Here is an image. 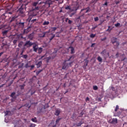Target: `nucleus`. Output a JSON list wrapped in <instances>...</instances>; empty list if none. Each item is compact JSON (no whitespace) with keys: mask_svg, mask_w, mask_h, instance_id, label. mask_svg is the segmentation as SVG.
<instances>
[{"mask_svg":"<svg viewBox=\"0 0 127 127\" xmlns=\"http://www.w3.org/2000/svg\"><path fill=\"white\" fill-rule=\"evenodd\" d=\"M74 58H75V56L74 55L70 56L69 59L64 60V62L63 64L62 69L67 70V69H68L69 67H71L72 64H73V62L69 63L67 62H69V61H72V60H74Z\"/></svg>","mask_w":127,"mask_h":127,"instance_id":"f257e3e1","label":"nucleus"},{"mask_svg":"<svg viewBox=\"0 0 127 127\" xmlns=\"http://www.w3.org/2000/svg\"><path fill=\"white\" fill-rule=\"evenodd\" d=\"M26 5H27L26 3L20 4L19 6V8L18 10H17V12H18L19 14H23L26 10Z\"/></svg>","mask_w":127,"mask_h":127,"instance_id":"f03ea898","label":"nucleus"},{"mask_svg":"<svg viewBox=\"0 0 127 127\" xmlns=\"http://www.w3.org/2000/svg\"><path fill=\"white\" fill-rule=\"evenodd\" d=\"M100 54L103 56V57H104V58H105V59H107L108 57H110V52L106 49H104L102 52H101Z\"/></svg>","mask_w":127,"mask_h":127,"instance_id":"7ed1b4c3","label":"nucleus"},{"mask_svg":"<svg viewBox=\"0 0 127 127\" xmlns=\"http://www.w3.org/2000/svg\"><path fill=\"white\" fill-rule=\"evenodd\" d=\"M34 43H32L30 41H27L24 45V46L28 48L29 47H31L33 45Z\"/></svg>","mask_w":127,"mask_h":127,"instance_id":"20e7f679","label":"nucleus"},{"mask_svg":"<svg viewBox=\"0 0 127 127\" xmlns=\"http://www.w3.org/2000/svg\"><path fill=\"white\" fill-rule=\"evenodd\" d=\"M38 45L35 43H34V44H33V51L36 52V53H37V50H38Z\"/></svg>","mask_w":127,"mask_h":127,"instance_id":"39448f33","label":"nucleus"},{"mask_svg":"<svg viewBox=\"0 0 127 127\" xmlns=\"http://www.w3.org/2000/svg\"><path fill=\"white\" fill-rule=\"evenodd\" d=\"M24 22H21V20H20L19 22L17 23V24L20 28H23L24 27Z\"/></svg>","mask_w":127,"mask_h":127,"instance_id":"423d86ee","label":"nucleus"},{"mask_svg":"<svg viewBox=\"0 0 127 127\" xmlns=\"http://www.w3.org/2000/svg\"><path fill=\"white\" fill-rule=\"evenodd\" d=\"M84 10H85V12H84L83 13H87L88 12H90L91 11V8L90 7H88L87 8L82 9L81 10V12L82 11H84Z\"/></svg>","mask_w":127,"mask_h":127,"instance_id":"0eeeda50","label":"nucleus"},{"mask_svg":"<svg viewBox=\"0 0 127 127\" xmlns=\"http://www.w3.org/2000/svg\"><path fill=\"white\" fill-rule=\"evenodd\" d=\"M34 37V33L32 32L28 35V38L30 40H33V38Z\"/></svg>","mask_w":127,"mask_h":127,"instance_id":"6e6552de","label":"nucleus"},{"mask_svg":"<svg viewBox=\"0 0 127 127\" xmlns=\"http://www.w3.org/2000/svg\"><path fill=\"white\" fill-rule=\"evenodd\" d=\"M65 9L70 10V11H74V9H72V7L70 5H66L65 7Z\"/></svg>","mask_w":127,"mask_h":127,"instance_id":"1a4fd4ad","label":"nucleus"},{"mask_svg":"<svg viewBox=\"0 0 127 127\" xmlns=\"http://www.w3.org/2000/svg\"><path fill=\"white\" fill-rule=\"evenodd\" d=\"M61 113V110L60 109H58L56 110L55 115V116H57L58 117L59 115H60V113Z\"/></svg>","mask_w":127,"mask_h":127,"instance_id":"9d476101","label":"nucleus"},{"mask_svg":"<svg viewBox=\"0 0 127 127\" xmlns=\"http://www.w3.org/2000/svg\"><path fill=\"white\" fill-rule=\"evenodd\" d=\"M45 4H48V7H50V5L52 4V1L51 0H48L45 2Z\"/></svg>","mask_w":127,"mask_h":127,"instance_id":"9b49d317","label":"nucleus"},{"mask_svg":"<svg viewBox=\"0 0 127 127\" xmlns=\"http://www.w3.org/2000/svg\"><path fill=\"white\" fill-rule=\"evenodd\" d=\"M31 30V26H29L27 29L24 30V33H28Z\"/></svg>","mask_w":127,"mask_h":127,"instance_id":"f8f14e48","label":"nucleus"},{"mask_svg":"<svg viewBox=\"0 0 127 127\" xmlns=\"http://www.w3.org/2000/svg\"><path fill=\"white\" fill-rule=\"evenodd\" d=\"M8 32V30H3L2 31V34L4 37H6L7 36V33Z\"/></svg>","mask_w":127,"mask_h":127,"instance_id":"ddd939ff","label":"nucleus"},{"mask_svg":"<svg viewBox=\"0 0 127 127\" xmlns=\"http://www.w3.org/2000/svg\"><path fill=\"white\" fill-rule=\"evenodd\" d=\"M69 49L70 50V54H74L75 53V49L73 47H69Z\"/></svg>","mask_w":127,"mask_h":127,"instance_id":"4468645a","label":"nucleus"},{"mask_svg":"<svg viewBox=\"0 0 127 127\" xmlns=\"http://www.w3.org/2000/svg\"><path fill=\"white\" fill-rule=\"evenodd\" d=\"M36 20H37L36 19H33L32 20H31V19H30V20L29 21L28 24H30V25H31V24H32L34 22H36Z\"/></svg>","mask_w":127,"mask_h":127,"instance_id":"2eb2a0df","label":"nucleus"},{"mask_svg":"<svg viewBox=\"0 0 127 127\" xmlns=\"http://www.w3.org/2000/svg\"><path fill=\"white\" fill-rule=\"evenodd\" d=\"M37 68H40L41 65H42V61H40L36 64Z\"/></svg>","mask_w":127,"mask_h":127,"instance_id":"dca6fc26","label":"nucleus"},{"mask_svg":"<svg viewBox=\"0 0 127 127\" xmlns=\"http://www.w3.org/2000/svg\"><path fill=\"white\" fill-rule=\"evenodd\" d=\"M117 38H115V37L112 38L111 39V42H112V44H114L116 43V42H117L118 41H117Z\"/></svg>","mask_w":127,"mask_h":127,"instance_id":"f3484780","label":"nucleus"},{"mask_svg":"<svg viewBox=\"0 0 127 127\" xmlns=\"http://www.w3.org/2000/svg\"><path fill=\"white\" fill-rule=\"evenodd\" d=\"M111 124H114V125H116V124H118V119H113L111 122Z\"/></svg>","mask_w":127,"mask_h":127,"instance_id":"a211bd4d","label":"nucleus"},{"mask_svg":"<svg viewBox=\"0 0 127 127\" xmlns=\"http://www.w3.org/2000/svg\"><path fill=\"white\" fill-rule=\"evenodd\" d=\"M113 45L115 48H118L120 45V43H119V42H116V43L113 44Z\"/></svg>","mask_w":127,"mask_h":127,"instance_id":"6ab92c4d","label":"nucleus"},{"mask_svg":"<svg viewBox=\"0 0 127 127\" xmlns=\"http://www.w3.org/2000/svg\"><path fill=\"white\" fill-rule=\"evenodd\" d=\"M88 63H89V61L86 60L84 63V65L83 66L84 69H86V67L88 66Z\"/></svg>","mask_w":127,"mask_h":127,"instance_id":"aec40b11","label":"nucleus"},{"mask_svg":"<svg viewBox=\"0 0 127 127\" xmlns=\"http://www.w3.org/2000/svg\"><path fill=\"white\" fill-rule=\"evenodd\" d=\"M15 95V92H12L11 94L10 97L12 98L13 99H16V97L14 96Z\"/></svg>","mask_w":127,"mask_h":127,"instance_id":"412c9836","label":"nucleus"},{"mask_svg":"<svg viewBox=\"0 0 127 127\" xmlns=\"http://www.w3.org/2000/svg\"><path fill=\"white\" fill-rule=\"evenodd\" d=\"M23 45V42L21 41L18 43V47H19V48H21Z\"/></svg>","mask_w":127,"mask_h":127,"instance_id":"4be33fe9","label":"nucleus"},{"mask_svg":"<svg viewBox=\"0 0 127 127\" xmlns=\"http://www.w3.org/2000/svg\"><path fill=\"white\" fill-rule=\"evenodd\" d=\"M29 63H30V62L27 63V64L24 65L25 68H30V64H29Z\"/></svg>","mask_w":127,"mask_h":127,"instance_id":"5701e85b","label":"nucleus"},{"mask_svg":"<svg viewBox=\"0 0 127 127\" xmlns=\"http://www.w3.org/2000/svg\"><path fill=\"white\" fill-rule=\"evenodd\" d=\"M22 58L23 59H27L28 58V55H22V56H21Z\"/></svg>","mask_w":127,"mask_h":127,"instance_id":"b1692460","label":"nucleus"},{"mask_svg":"<svg viewBox=\"0 0 127 127\" xmlns=\"http://www.w3.org/2000/svg\"><path fill=\"white\" fill-rule=\"evenodd\" d=\"M42 52V48H38V54H40Z\"/></svg>","mask_w":127,"mask_h":127,"instance_id":"393cba45","label":"nucleus"},{"mask_svg":"<svg viewBox=\"0 0 127 127\" xmlns=\"http://www.w3.org/2000/svg\"><path fill=\"white\" fill-rule=\"evenodd\" d=\"M48 127H56V125H55L54 123H50Z\"/></svg>","mask_w":127,"mask_h":127,"instance_id":"a878e982","label":"nucleus"},{"mask_svg":"<svg viewBox=\"0 0 127 127\" xmlns=\"http://www.w3.org/2000/svg\"><path fill=\"white\" fill-rule=\"evenodd\" d=\"M5 116H10V111H6L4 112Z\"/></svg>","mask_w":127,"mask_h":127,"instance_id":"bb28decb","label":"nucleus"},{"mask_svg":"<svg viewBox=\"0 0 127 127\" xmlns=\"http://www.w3.org/2000/svg\"><path fill=\"white\" fill-rule=\"evenodd\" d=\"M32 122H33V123H37V119L36 117H34V118H32L31 119Z\"/></svg>","mask_w":127,"mask_h":127,"instance_id":"cd10ccee","label":"nucleus"},{"mask_svg":"<svg viewBox=\"0 0 127 127\" xmlns=\"http://www.w3.org/2000/svg\"><path fill=\"white\" fill-rule=\"evenodd\" d=\"M97 60L98 61H99V62H100L101 63H102L103 61V59L100 56L98 57Z\"/></svg>","mask_w":127,"mask_h":127,"instance_id":"c85d7f7f","label":"nucleus"},{"mask_svg":"<svg viewBox=\"0 0 127 127\" xmlns=\"http://www.w3.org/2000/svg\"><path fill=\"white\" fill-rule=\"evenodd\" d=\"M46 34V33L44 32L43 34H40L39 35V37H42V38H43L44 37H45V35Z\"/></svg>","mask_w":127,"mask_h":127,"instance_id":"c756f323","label":"nucleus"},{"mask_svg":"<svg viewBox=\"0 0 127 127\" xmlns=\"http://www.w3.org/2000/svg\"><path fill=\"white\" fill-rule=\"evenodd\" d=\"M42 71H43V69H41V70L37 71L36 72V75L38 76V75H39V74H40V73H41V72H42Z\"/></svg>","mask_w":127,"mask_h":127,"instance_id":"7c9ffc66","label":"nucleus"},{"mask_svg":"<svg viewBox=\"0 0 127 127\" xmlns=\"http://www.w3.org/2000/svg\"><path fill=\"white\" fill-rule=\"evenodd\" d=\"M21 90H23V89H24V87H25V84H23V85H21L19 86Z\"/></svg>","mask_w":127,"mask_h":127,"instance_id":"2f4dec72","label":"nucleus"},{"mask_svg":"<svg viewBox=\"0 0 127 127\" xmlns=\"http://www.w3.org/2000/svg\"><path fill=\"white\" fill-rule=\"evenodd\" d=\"M49 24V21H45L43 24L44 25H48Z\"/></svg>","mask_w":127,"mask_h":127,"instance_id":"473e14b6","label":"nucleus"},{"mask_svg":"<svg viewBox=\"0 0 127 127\" xmlns=\"http://www.w3.org/2000/svg\"><path fill=\"white\" fill-rule=\"evenodd\" d=\"M52 35H53L52 36H51L50 38V41H51L52 40V39H53V38H54V37H55V35H53V34H51Z\"/></svg>","mask_w":127,"mask_h":127,"instance_id":"72a5a7b5","label":"nucleus"},{"mask_svg":"<svg viewBox=\"0 0 127 127\" xmlns=\"http://www.w3.org/2000/svg\"><path fill=\"white\" fill-rule=\"evenodd\" d=\"M71 9H74L73 10V11H76L78 10V7H77L76 6H74L73 7V8H71Z\"/></svg>","mask_w":127,"mask_h":127,"instance_id":"f704fd0d","label":"nucleus"},{"mask_svg":"<svg viewBox=\"0 0 127 127\" xmlns=\"http://www.w3.org/2000/svg\"><path fill=\"white\" fill-rule=\"evenodd\" d=\"M96 36V34H91L90 35V38H94Z\"/></svg>","mask_w":127,"mask_h":127,"instance_id":"c9c22d12","label":"nucleus"},{"mask_svg":"<svg viewBox=\"0 0 127 127\" xmlns=\"http://www.w3.org/2000/svg\"><path fill=\"white\" fill-rule=\"evenodd\" d=\"M113 29V28H111V26H108V29L106 30V31H109V32H111V31Z\"/></svg>","mask_w":127,"mask_h":127,"instance_id":"e433bc0d","label":"nucleus"},{"mask_svg":"<svg viewBox=\"0 0 127 127\" xmlns=\"http://www.w3.org/2000/svg\"><path fill=\"white\" fill-rule=\"evenodd\" d=\"M120 109L119 105H116L115 109V112H117L118 110Z\"/></svg>","mask_w":127,"mask_h":127,"instance_id":"4c0bfd02","label":"nucleus"},{"mask_svg":"<svg viewBox=\"0 0 127 127\" xmlns=\"http://www.w3.org/2000/svg\"><path fill=\"white\" fill-rule=\"evenodd\" d=\"M51 29H52V31H55V30L57 29V27H51Z\"/></svg>","mask_w":127,"mask_h":127,"instance_id":"58836bf2","label":"nucleus"},{"mask_svg":"<svg viewBox=\"0 0 127 127\" xmlns=\"http://www.w3.org/2000/svg\"><path fill=\"white\" fill-rule=\"evenodd\" d=\"M35 92H36L35 90H31V96L34 95V94H35Z\"/></svg>","mask_w":127,"mask_h":127,"instance_id":"ea45409f","label":"nucleus"},{"mask_svg":"<svg viewBox=\"0 0 127 127\" xmlns=\"http://www.w3.org/2000/svg\"><path fill=\"white\" fill-rule=\"evenodd\" d=\"M61 120V118H59V117L58 118V119L56 121V124H58L59 122H60V120Z\"/></svg>","mask_w":127,"mask_h":127,"instance_id":"a19ab883","label":"nucleus"},{"mask_svg":"<svg viewBox=\"0 0 127 127\" xmlns=\"http://www.w3.org/2000/svg\"><path fill=\"white\" fill-rule=\"evenodd\" d=\"M15 18H16V17H15V16L12 17V18L11 19V20L10 21V22H12V21H13L15 19Z\"/></svg>","mask_w":127,"mask_h":127,"instance_id":"79ce46f5","label":"nucleus"},{"mask_svg":"<svg viewBox=\"0 0 127 127\" xmlns=\"http://www.w3.org/2000/svg\"><path fill=\"white\" fill-rule=\"evenodd\" d=\"M93 90H98V86L96 85L93 86Z\"/></svg>","mask_w":127,"mask_h":127,"instance_id":"37998d69","label":"nucleus"},{"mask_svg":"<svg viewBox=\"0 0 127 127\" xmlns=\"http://www.w3.org/2000/svg\"><path fill=\"white\" fill-rule=\"evenodd\" d=\"M17 43V40H14L13 41V44H14V45H16Z\"/></svg>","mask_w":127,"mask_h":127,"instance_id":"c03bdc74","label":"nucleus"},{"mask_svg":"<svg viewBox=\"0 0 127 127\" xmlns=\"http://www.w3.org/2000/svg\"><path fill=\"white\" fill-rule=\"evenodd\" d=\"M44 57H45V56H43L41 57V58H40L39 59V60H41V59H43V60H44V59H45V58H44Z\"/></svg>","mask_w":127,"mask_h":127,"instance_id":"a18cd8bd","label":"nucleus"},{"mask_svg":"<svg viewBox=\"0 0 127 127\" xmlns=\"http://www.w3.org/2000/svg\"><path fill=\"white\" fill-rule=\"evenodd\" d=\"M68 24H71L73 21L70 19H68V21H67Z\"/></svg>","mask_w":127,"mask_h":127,"instance_id":"49530a36","label":"nucleus"},{"mask_svg":"<svg viewBox=\"0 0 127 127\" xmlns=\"http://www.w3.org/2000/svg\"><path fill=\"white\" fill-rule=\"evenodd\" d=\"M120 25H121V24L120 23H117V24H115L116 27H118V26H120Z\"/></svg>","mask_w":127,"mask_h":127,"instance_id":"de8ad7c7","label":"nucleus"},{"mask_svg":"<svg viewBox=\"0 0 127 127\" xmlns=\"http://www.w3.org/2000/svg\"><path fill=\"white\" fill-rule=\"evenodd\" d=\"M99 20V17H96L94 18V21H98Z\"/></svg>","mask_w":127,"mask_h":127,"instance_id":"09e8293b","label":"nucleus"},{"mask_svg":"<svg viewBox=\"0 0 127 127\" xmlns=\"http://www.w3.org/2000/svg\"><path fill=\"white\" fill-rule=\"evenodd\" d=\"M23 65H24V64L22 63L21 65L18 66V68H22V67H23Z\"/></svg>","mask_w":127,"mask_h":127,"instance_id":"8fccbe9b","label":"nucleus"},{"mask_svg":"<svg viewBox=\"0 0 127 127\" xmlns=\"http://www.w3.org/2000/svg\"><path fill=\"white\" fill-rule=\"evenodd\" d=\"M35 66L34 65H30V70H32L33 69V68H34Z\"/></svg>","mask_w":127,"mask_h":127,"instance_id":"3c124183","label":"nucleus"},{"mask_svg":"<svg viewBox=\"0 0 127 127\" xmlns=\"http://www.w3.org/2000/svg\"><path fill=\"white\" fill-rule=\"evenodd\" d=\"M86 102H89L90 101V98H89V97H86V99H85Z\"/></svg>","mask_w":127,"mask_h":127,"instance_id":"603ef678","label":"nucleus"},{"mask_svg":"<svg viewBox=\"0 0 127 127\" xmlns=\"http://www.w3.org/2000/svg\"><path fill=\"white\" fill-rule=\"evenodd\" d=\"M1 18H4V19L5 18V16L4 14H2L1 15Z\"/></svg>","mask_w":127,"mask_h":127,"instance_id":"864d4df0","label":"nucleus"},{"mask_svg":"<svg viewBox=\"0 0 127 127\" xmlns=\"http://www.w3.org/2000/svg\"><path fill=\"white\" fill-rule=\"evenodd\" d=\"M97 27H98V26H96L93 27L92 28V30H95V29H96V28H97Z\"/></svg>","mask_w":127,"mask_h":127,"instance_id":"5fc2aeb1","label":"nucleus"},{"mask_svg":"<svg viewBox=\"0 0 127 127\" xmlns=\"http://www.w3.org/2000/svg\"><path fill=\"white\" fill-rule=\"evenodd\" d=\"M33 6H36L37 5V2H34L33 4Z\"/></svg>","mask_w":127,"mask_h":127,"instance_id":"6e6d98bb","label":"nucleus"},{"mask_svg":"<svg viewBox=\"0 0 127 127\" xmlns=\"http://www.w3.org/2000/svg\"><path fill=\"white\" fill-rule=\"evenodd\" d=\"M106 39H107V37H105L103 39H101V41H105V40H106Z\"/></svg>","mask_w":127,"mask_h":127,"instance_id":"4d7b16f0","label":"nucleus"},{"mask_svg":"<svg viewBox=\"0 0 127 127\" xmlns=\"http://www.w3.org/2000/svg\"><path fill=\"white\" fill-rule=\"evenodd\" d=\"M30 127H35V124H31Z\"/></svg>","mask_w":127,"mask_h":127,"instance_id":"13d9d810","label":"nucleus"},{"mask_svg":"<svg viewBox=\"0 0 127 127\" xmlns=\"http://www.w3.org/2000/svg\"><path fill=\"white\" fill-rule=\"evenodd\" d=\"M110 59H114L115 58V56H111L109 57Z\"/></svg>","mask_w":127,"mask_h":127,"instance_id":"bf43d9fd","label":"nucleus"},{"mask_svg":"<svg viewBox=\"0 0 127 127\" xmlns=\"http://www.w3.org/2000/svg\"><path fill=\"white\" fill-rule=\"evenodd\" d=\"M68 20H69V18H66L65 20V22H68Z\"/></svg>","mask_w":127,"mask_h":127,"instance_id":"052dcab7","label":"nucleus"},{"mask_svg":"<svg viewBox=\"0 0 127 127\" xmlns=\"http://www.w3.org/2000/svg\"><path fill=\"white\" fill-rule=\"evenodd\" d=\"M103 5H106V6H108V2L106 1V2H105Z\"/></svg>","mask_w":127,"mask_h":127,"instance_id":"680f3d73","label":"nucleus"},{"mask_svg":"<svg viewBox=\"0 0 127 127\" xmlns=\"http://www.w3.org/2000/svg\"><path fill=\"white\" fill-rule=\"evenodd\" d=\"M40 113H42V108H41L40 110V111L38 112V113L39 114Z\"/></svg>","mask_w":127,"mask_h":127,"instance_id":"e2e57ef3","label":"nucleus"},{"mask_svg":"<svg viewBox=\"0 0 127 127\" xmlns=\"http://www.w3.org/2000/svg\"><path fill=\"white\" fill-rule=\"evenodd\" d=\"M116 58H118V57H119V53H117L116 54Z\"/></svg>","mask_w":127,"mask_h":127,"instance_id":"0e129e2a","label":"nucleus"},{"mask_svg":"<svg viewBox=\"0 0 127 127\" xmlns=\"http://www.w3.org/2000/svg\"><path fill=\"white\" fill-rule=\"evenodd\" d=\"M3 53H4L3 52L0 53V57L1 56V55H2L3 54Z\"/></svg>","mask_w":127,"mask_h":127,"instance_id":"69168bd1","label":"nucleus"},{"mask_svg":"<svg viewBox=\"0 0 127 127\" xmlns=\"http://www.w3.org/2000/svg\"><path fill=\"white\" fill-rule=\"evenodd\" d=\"M95 43L92 44L91 47H94V45H95Z\"/></svg>","mask_w":127,"mask_h":127,"instance_id":"338daca9","label":"nucleus"},{"mask_svg":"<svg viewBox=\"0 0 127 127\" xmlns=\"http://www.w3.org/2000/svg\"><path fill=\"white\" fill-rule=\"evenodd\" d=\"M115 3L116 4H119V3H120V1H116Z\"/></svg>","mask_w":127,"mask_h":127,"instance_id":"774afa93","label":"nucleus"}]
</instances>
